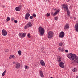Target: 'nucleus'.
Masks as SVG:
<instances>
[{
  "label": "nucleus",
  "instance_id": "1",
  "mask_svg": "<svg viewBox=\"0 0 78 78\" xmlns=\"http://www.w3.org/2000/svg\"><path fill=\"white\" fill-rule=\"evenodd\" d=\"M67 56L71 61H74L72 63H77L78 64V56L75 54H73L72 53H70L67 55Z\"/></svg>",
  "mask_w": 78,
  "mask_h": 78
},
{
  "label": "nucleus",
  "instance_id": "2",
  "mask_svg": "<svg viewBox=\"0 0 78 78\" xmlns=\"http://www.w3.org/2000/svg\"><path fill=\"white\" fill-rule=\"evenodd\" d=\"M38 32L39 33L40 36H42L45 33V30L42 28V27H39L38 28Z\"/></svg>",
  "mask_w": 78,
  "mask_h": 78
},
{
  "label": "nucleus",
  "instance_id": "3",
  "mask_svg": "<svg viewBox=\"0 0 78 78\" xmlns=\"http://www.w3.org/2000/svg\"><path fill=\"white\" fill-rule=\"evenodd\" d=\"M53 36V33L51 32V31H50L49 32L48 34V39H51L52 38Z\"/></svg>",
  "mask_w": 78,
  "mask_h": 78
},
{
  "label": "nucleus",
  "instance_id": "4",
  "mask_svg": "<svg viewBox=\"0 0 78 78\" xmlns=\"http://www.w3.org/2000/svg\"><path fill=\"white\" fill-rule=\"evenodd\" d=\"M2 35L3 36H6V35H7V32L5 30H2Z\"/></svg>",
  "mask_w": 78,
  "mask_h": 78
},
{
  "label": "nucleus",
  "instance_id": "5",
  "mask_svg": "<svg viewBox=\"0 0 78 78\" xmlns=\"http://www.w3.org/2000/svg\"><path fill=\"white\" fill-rule=\"evenodd\" d=\"M65 34L64 33V32L63 31H62L61 32L60 34H59V36L60 37L62 38V37H64Z\"/></svg>",
  "mask_w": 78,
  "mask_h": 78
},
{
  "label": "nucleus",
  "instance_id": "6",
  "mask_svg": "<svg viewBox=\"0 0 78 78\" xmlns=\"http://www.w3.org/2000/svg\"><path fill=\"white\" fill-rule=\"evenodd\" d=\"M58 65L61 68H64V63L63 62H60Z\"/></svg>",
  "mask_w": 78,
  "mask_h": 78
},
{
  "label": "nucleus",
  "instance_id": "7",
  "mask_svg": "<svg viewBox=\"0 0 78 78\" xmlns=\"http://www.w3.org/2000/svg\"><path fill=\"white\" fill-rule=\"evenodd\" d=\"M75 30L76 32H78V23H76V24L75 25Z\"/></svg>",
  "mask_w": 78,
  "mask_h": 78
},
{
  "label": "nucleus",
  "instance_id": "8",
  "mask_svg": "<svg viewBox=\"0 0 78 78\" xmlns=\"http://www.w3.org/2000/svg\"><path fill=\"white\" fill-rule=\"evenodd\" d=\"M30 14L29 13H26L25 16V19L28 20L29 17H30Z\"/></svg>",
  "mask_w": 78,
  "mask_h": 78
},
{
  "label": "nucleus",
  "instance_id": "9",
  "mask_svg": "<svg viewBox=\"0 0 78 78\" xmlns=\"http://www.w3.org/2000/svg\"><path fill=\"white\" fill-rule=\"evenodd\" d=\"M40 62L41 66H45V62H44V61L43 60H41L40 61Z\"/></svg>",
  "mask_w": 78,
  "mask_h": 78
},
{
  "label": "nucleus",
  "instance_id": "10",
  "mask_svg": "<svg viewBox=\"0 0 78 78\" xmlns=\"http://www.w3.org/2000/svg\"><path fill=\"white\" fill-rule=\"evenodd\" d=\"M20 9H21L20 7H16L15 10L16 11H20Z\"/></svg>",
  "mask_w": 78,
  "mask_h": 78
},
{
  "label": "nucleus",
  "instance_id": "11",
  "mask_svg": "<svg viewBox=\"0 0 78 78\" xmlns=\"http://www.w3.org/2000/svg\"><path fill=\"white\" fill-rule=\"evenodd\" d=\"M63 7L64 9H66V10L68 9V5H67L64 4Z\"/></svg>",
  "mask_w": 78,
  "mask_h": 78
},
{
  "label": "nucleus",
  "instance_id": "12",
  "mask_svg": "<svg viewBox=\"0 0 78 78\" xmlns=\"http://www.w3.org/2000/svg\"><path fill=\"white\" fill-rule=\"evenodd\" d=\"M69 24H66L64 26V30H66V29H69Z\"/></svg>",
  "mask_w": 78,
  "mask_h": 78
},
{
  "label": "nucleus",
  "instance_id": "13",
  "mask_svg": "<svg viewBox=\"0 0 78 78\" xmlns=\"http://www.w3.org/2000/svg\"><path fill=\"white\" fill-rule=\"evenodd\" d=\"M58 49L60 51H62V52H64V51H65L64 49H63V48H61L60 47H59L58 48Z\"/></svg>",
  "mask_w": 78,
  "mask_h": 78
},
{
  "label": "nucleus",
  "instance_id": "14",
  "mask_svg": "<svg viewBox=\"0 0 78 78\" xmlns=\"http://www.w3.org/2000/svg\"><path fill=\"white\" fill-rule=\"evenodd\" d=\"M20 63H18L16 64L15 68L16 69H19L20 67Z\"/></svg>",
  "mask_w": 78,
  "mask_h": 78
},
{
  "label": "nucleus",
  "instance_id": "15",
  "mask_svg": "<svg viewBox=\"0 0 78 78\" xmlns=\"http://www.w3.org/2000/svg\"><path fill=\"white\" fill-rule=\"evenodd\" d=\"M57 61H58V62H60L61 61V58L59 56H58L57 57Z\"/></svg>",
  "mask_w": 78,
  "mask_h": 78
},
{
  "label": "nucleus",
  "instance_id": "16",
  "mask_svg": "<svg viewBox=\"0 0 78 78\" xmlns=\"http://www.w3.org/2000/svg\"><path fill=\"white\" fill-rule=\"evenodd\" d=\"M27 25V27H31L32 26V24L30 22H29V23H28Z\"/></svg>",
  "mask_w": 78,
  "mask_h": 78
},
{
  "label": "nucleus",
  "instance_id": "17",
  "mask_svg": "<svg viewBox=\"0 0 78 78\" xmlns=\"http://www.w3.org/2000/svg\"><path fill=\"white\" fill-rule=\"evenodd\" d=\"M39 72L40 73V75L41 77L44 78V75H43V73H42V72L41 71H40Z\"/></svg>",
  "mask_w": 78,
  "mask_h": 78
},
{
  "label": "nucleus",
  "instance_id": "18",
  "mask_svg": "<svg viewBox=\"0 0 78 78\" xmlns=\"http://www.w3.org/2000/svg\"><path fill=\"white\" fill-rule=\"evenodd\" d=\"M11 58H13L14 59V58H16V56L14 55H10L9 57V59H11Z\"/></svg>",
  "mask_w": 78,
  "mask_h": 78
},
{
  "label": "nucleus",
  "instance_id": "19",
  "mask_svg": "<svg viewBox=\"0 0 78 78\" xmlns=\"http://www.w3.org/2000/svg\"><path fill=\"white\" fill-rule=\"evenodd\" d=\"M66 11L67 12V16H70V11H69V9H67V10H66Z\"/></svg>",
  "mask_w": 78,
  "mask_h": 78
},
{
  "label": "nucleus",
  "instance_id": "20",
  "mask_svg": "<svg viewBox=\"0 0 78 78\" xmlns=\"http://www.w3.org/2000/svg\"><path fill=\"white\" fill-rule=\"evenodd\" d=\"M59 12V10H58L54 13L53 16H55V15H56V14H57L58 12Z\"/></svg>",
  "mask_w": 78,
  "mask_h": 78
},
{
  "label": "nucleus",
  "instance_id": "21",
  "mask_svg": "<svg viewBox=\"0 0 78 78\" xmlns=\"http://www.w3.org/2000/svg\"><path fill=\"white\" fill-rule=\"evenodd\" d=\"M25 36H26V33H24L22 34V37H25Z\"/></svg>",
  "mask_w": 78,
  "mask_h": 78
},
{
  "label": "nucleus",
  "instance_id": "22",
  "mask_svg": "<svg viewBox=\"0 0 78 78\" xmlns=\"http://www.w3.org/2000/svg\"><path fill=\"white\" fill-rule=\"evenodd\" d=\"M18 53L19 54V56H20V55H21V54H22V51H21L20 50L18 51Z\"/></svg>",
  "mask_w": 78,
  "mask_h": 78
},
{
  "label": "nucleus",
  "instance_id": "23",
  "mask_svg": "<svg viewBox=\"0 0 78 78\" xmlns=\"http://www.w3.org/2000/svg\"><path fill=\"white\" fill-rule=\"evenodd\" d=\"M6 70H5L4 72L2 73V76H5V73H6Z\"/></svg>",
  "mask_w": 78,
  "mask_h": 78
},
{
  "label": "nucleus",
  "instance_id": "24",
  "mask_svg": "<svg viewBox=\"0 0 78 78\" xmlns=\"http://www.w3.org/2000/svg\"><path fill=\"white\" fill-rule=\"evenodd\" d=\"M6 20L7 21H8V22L9 21V20H10V18H9V17H7Z\"/></svg>",
  "mask_w": 78,
  "mask_h": 78
},
{
  "label": "nucleus",
  "instance_id": "25",
  "mask_svg": "<svg viewBox=\"0 0 78 78\" xmlns=\"http://www.w3.org/2000/svg\"><path fill=\"white\" fill-rule=\"evenodd\" d=\"M19 36L20 37H21V38H22V33H20L19 34Z\"/></svg>",
  "mask_w": 78,
  "mask_h": 78
},
{
  "label": "nucleus",
  "instance_id": "26",
  "mask_svg": "<svg viewBox=\"0 0 78 78\" xmlns=\"http://www.w3.org/2000/svg\"><path fill=\"white\" fill-rule=\"evenodd\" d=\"M63 45V43H60L59 44V46L61 47Z\"/></svg>",
  "mask_w": 78,
  "mask_h": 78
},
{
  "label": "nucleus",
  "instance_id": "27",
  "mask_svg": "<svg viewBox=\"0 0 78 78\" xmlns=\"http://www.w3.org/2000/svg\"><path fill=\"white\" fill-rule=\"evenodd\" d=\"M46 16H47V17H49V16H50V13H47V14H46Z\"/></svg>",
  "mask_w": 78,
  "mask_h": 78
},
{
  "label": "nucleus",
  "instance_id": "28",
  "mask_svg": "<svg viewBox=\"0 0 78 78\" xmlns=\"http://www.w3.org/2000/svg\"><path fill=\"white\" fill-rule=\"evenodd\" d=\"M27 37L29 38H30L31 37V36H30V34H27Z\"/></svg>",
  "mask_w": 78,
  "mask_h": 78
},
{
  "label": "nucleus",
  "instance_id": "29",
  "mask_svg": "<svg viewBox=\"0 0 78 78\" xmlns=\"http://www.w3.org/2000/svg\"><path fill=\"white\" fill-rule=\"evenodd\" d=\"M32 16H33V17H36V14L35 13H33L32 14Z\"/></svg>",
  "mask_w": 78,
  "mask_h": 78
},
{
  "label": "nucleus",
  "instance_id": "30",
  "mask_svg": "<svg viewBox=\"0 0 78 78\" xmlns=\"http://www.w3.org/2000/svg\"><path fill=\"white\" fill-rule=\"evenodd\" d=\"M25 69H28V67H27V66H25Z\"/></svg>",
  "mask_w": 78,
  "mask_h": 78
},
{
  "label": "nucleus",
  "instance_id": "31",
  "mask_svg": "<svg viewBox=\"0 0 78 78\" xmlns=\"http://www.w3.org/2000/svg\"><path fill=\"white\" fill-rule=\"evenodd\" d=\"M44 49V47H43L41 49V50H42V51H43Z\"/></svg>",
  "mask_w": 78,
  "mask_h": 78
},
{
  "label": "nucleus",
  "instance_id": "32",
  "mask_svg": "<svg viewBox=\"0 0 78 78\" xmlns=\"http://www.w3.org/2000/svg\"><path fill=\"white\" fill-rule=\"evenodd\" d=\"M55 19V20H58V18H57V17H55L54 18Z\"/></svg>",
  "mask_w": 78,
  "mask_h": 78
},
{
  "label": "nucleus",
  "instance_id": "33",
  "mask_svg": "<svg viewBox=\"0 0 78 78\" xmlns=\"http://www.w3.org/2000/svg\"><path fill=\"white\" fill-rule=\"evenodd\" d=\"M27 27H28L27 26H25L24 27V29H27Z\"/></svg>",
  "mask_w": 78,
  "mask_h": 78
},
{
  "label": "nucleus",
  "instance_id": "34",
  "mask_svg": "<svg viewBox=\"0 0 78 78\" xmlns=\"http://www.w3.org/2000/svg\"><path fill=\"white\" fill-rule=\"evenodd\" d=\"M33 18V16H30V19H32Z\"/></svg>",
  "mask_w": 78,
  "mask_h": 78
},
{
  "label": "nucleus",
  "instance_id": "35",
  "mask_svg": "<svg viewBox=\"0 0 78 78\" xmlns=\"http://www.w3.org/2000/svg\"><path fill=\"white\" fill-rule=\"evenodd\" d=\"M14 22H15V23H17V20H14Z\"/></svg>",
  "mask_w": 78,
  "mask_h": 78
},
{
  "label": "nucleus",
  "instance_id": "36",
  "mask_svg": "<svg viewBox=\"0 0 78 78\" xmlns=\"http://www.w3.org/2000/svg\"><path fill=\"white\" fill-rule=\"evenodd\" d=\"M11 19L12 21H13V20H14V18H11Z\"/></svg>",
  "mask_w": 78,
  "mask_h": 78
},
{
  "label": "nucleus",
  "instance_id": "37",
  "mask_svg": "<svg viewBox=\"0 0 78 78\" xmlns=\"http://www.w3.org/2000/svg\"><path fill=\"white\" fill-rule=\"evenodd\" d=\"M67 2H69L70 1V0H66Z\"/></svg>",
  "mask_w": 78,
  "mask_h": 78
},
{
  "label": "nucleus",
  "instance_id": "38",
  "mask_svg": "<svg viewBox=\"0 0 78 78\" xmlns=\"http://www.w3.org/2000/svg\"><path fill=\"white\" fill-rule=\"evenodd\" d=\"M72 71L73 72H75V69H74L72 70Z\"/></svg>",
  "mask_w": 78,
  "mask_h": 78
},
{
  "label": "nucleus",
  "instance_id": "39",
  "mask_svg": "<svg viewBox=\"0 0 78 78\" xmlns=\"http://www.w3.org/2000/svg\"><path fill=\"white\" fill-rule=\"evenodd\" d=\"M42 52H43V53H45V51H41Z\"/></svg>",
  "mask_w": 78,
  "mask_h": 78
},
{
  "label": "nucleus",
  "instance_id": "40",
  "mask_svg": "<svg viewBox=\"0 0 78 78\" xmlns=\"http://www.w3.org/2000/svg\"><path fill=\"white\" fill-rule=\"evenodd\" d=\"M65 51L66 52V53H67V52H68V50H65Z\"/></svg>",
  "mask_w": 78,
  "mask_h": 78
},
{
  "label": "nucleus",
  "instance_id": "41",
  "mask_svg": "<svg viewBox=\"0 0 78 78\" xmlns=\"http://www.w3.org/2000/svg\"><path fill=\"white\" fill-rule=\"evenodd\" d=\"M73 18H74V20H76V18L75 17H74Z\"/></svg>",
  "mask_w": 78,
  "mask_h": 78
},
{
  "label": "nucleus",
  "instance_id": "42",
  "mask_svg": "<svg viewBox=\"0 0 78 78\" xmlns=\"http://www.w3.org/2000/svg\"><path fill=\"white\" fill-rule=\"evenodd\" d=\"M8 49H7V50L5 51V52H7V51H8Z\"/></svg>",
  "mask_w": 78,
  "mask_h": 78
},
{
  "label": "nucleus",
  "instance_id": "43",
  "mask_svg": "<svg viewBox=\"0 0 78 78\" xmlns=\"http://www.w3.org/2000/svg\"><path fill=\"white\" fill-rule=\"evenodd\" d=\"M2 7L3 8H4V7H5V6H4V5H2Z\"/></svg>",
  "mask_w": 78,
  "mask_h": 78
},
{
  "label": "nucleus",
  "instance_id": "44",
  "mask_svg": "<svg viewBox=\"0 0 78 78\" xmlns=\"http://www.w3.org/2000/svg\"><path fill=\"white\" fill-rule=\"evenodd\" d=\"M53 14H53V13H51V15H53Z\"/></svg>",
  "mask_w": 78,
  "mask_h": 78
},
{
  "label": "nucleus",
  "instance_id": "45",
  "mask_svg": "<svg viewBox=\"0 0 78 78\" xmlns=\"http://www.w3.org/2000/svg\"><path fill=\"white\" fill-rule=\"evenodd\" d=\"M54 9V10H56V9Z\"/></svg>",
  "mask_w": 78,
  "mask_h": 78
}]
</instances>
